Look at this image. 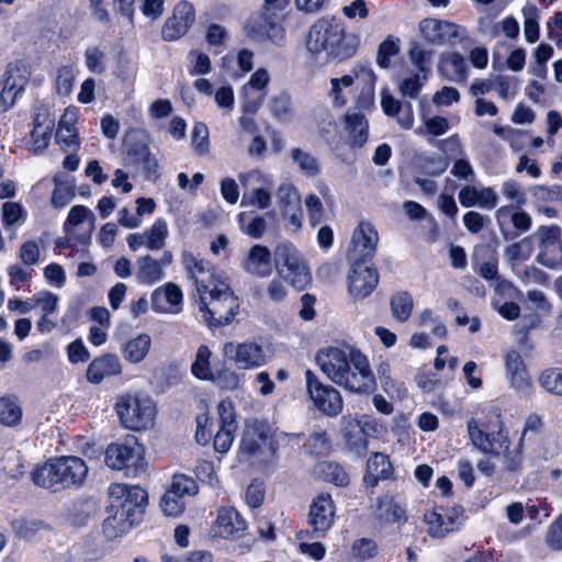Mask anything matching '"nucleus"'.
I'll return each mask as SVG.
<instances>
[{"label": "nucleus", "instance_id": "1", "mask_svg": "<svg viewBox=\"0 0 562 562\" xmlns=\"http://www.w3.org/2000/svg\"><path fill=\"white\" fill-rule=\"evenodd\" d=\"M315 361L331 382L350 392L371 393L375 389L368 358L357 349L347 352L338 347H327L316 353Z\"/></svg>", "mask_w": 562, "mask_h": 562}, {"label": "nucleus", "instance_id": "2", "mask_svg": "<svg viewBox=\"0 0 562 562\" xmlns=\"http://www.w3.org/2000/svg\"><path fill=\"white\" fill-rule=\"evenodd\" d=\"M360 45L356 34L346 33L335 18L318 19L310 29L306 47L313 55L325 53L328 57L347 59Z\"/></svg>", "mask_w": 562, "mask_h": 562}, {"label": "nucleus", "instance_id": "3", "mask_svg": "<svg viewBox=\"0 0 562 562\" xmlns=\"http://www.w3.org/2000/svg\"><path fill=\"white\" fill-rule=\"evenodd\" d=\"M87 475L88 467L82 459L65 456L49 459L44 464L36 467L32 472V481L40 487L60 492L80 486Z\"/></svg>", "mask_w": 562, "mask_h": 562}, {"label": "nucleus", "instance_id": "4", "mask_svg": "<svg viewBox=\"0 0 562 562\" xmlns=\"http://www.w3.org/2000/svg\"><path fill=\"white\" fill-rule=\"evenodd\" d=\"M199 308L209 327L228 325L237 314L239 303L229 285L222 281L199 295Z\"/></svg>", "mask_w": 562, "mask_h": 562}, {"label": "nucleus", "instance_id": "5", "mask_svg": "<svg viewBox=\"0 0 562 562\" xmlns=\"http://www.w3.org/2000/svg\"><path fill=\"white\" fill-rule=\"evenodd\" d=\"M115 411L127 429L139 431L154 425L156 406L149 396L124 394L117 398Z\"/></svg>", "mask_w": 562, "mask_h": 562}, {"label": "nucleus", "instance_id": "6", "mask_svg": "<svg viewBox=\"0 0 562 562\" xmlns=\"http://www.w3.org/2000/svg\"><path fill=\"white\" fill-rule=\"evenodd\" d=\"M280 278L296 289H304L311 281L310 269L300 251L291 243L279 244L273 251Z\"/></svg>", "mask_w": 562, "mask_h": 562}, {"label": "nucleus", "instance_id": "7", "mask_svg": "<svg viewBox=\"0 0 562 562\" xmlns=\"http://www.w3.org/2000/svg\"><path fill=\"white\" fill-rule=\"evenodd\" d=\"M244 32L254 42H271L274 45H280L283 42L285 33L280 13L269 5H263L247 19Z\"/></svg>", "mask_w": 562, "mask_h": 562}, {"label": "nucleus", "instance_id": "8", "mask_svg": "<svg viewBox=\"0 0 562 562\" xmlns=\"http://www.w3.org/2000/svg\"><path fill=\"white\" fill-rule=\"evenodd\" d=\"M104 462L114 470H125L127 476H139L146 472L145 449L136 440L111 443L105 450Z\"/></svg>", "mask_w": 562, "mask_h": 562}, {"label": "nucleus", "instance_id": "9", "mask_svg": "<svg viewBox=\"0 0 562 562\" xmlns=\"http://www.w3.org/2000/svg\"><path fill=\"white\" fill-rule=\"evenodd\" d=\"M109 493L114 499L112 509L119 510L137 525L143 520L148 503V495L144 488L138 485L112 484Z\"/></svg>", "mask_w": 562, "mask_h": 562}, {"label": "nucleus", "instance_id": "10", "mask_svg": "<svg viewBox=\"0 0 562 562\" xmlns=\"http://www.w3.org/2000/svg\"><path fill=\"white\" fill-rule=\"evenodd\" d=\"M223 355L238 370L259 369L269 360L265 346L257 339H247L241 342L228 341L223 346Z\"/></svg>", "mask_w": 562, "mask_h": 562}, {"label": "nucleus", "instance_id": "11", "mask_svg": "<svg viewBox=\"0 0 562 562\" xmlns=\"http://www.w3.org/2000/svg\"><path fill=\"white\" fill-rule=\"evenodd\" d=\"M306 390L315 407L329 417L338 416L344 407L340 392L329 384H324L314 372H305Z\"/></svg>", "mask_w": 562, "mask_h": 562}, {"label": "nucleus", "instance_id": "12", "mask_svg": "<svg viewBox=\"0 0 562 562\" xmlns=\"http://www.w3.org/2000/svg\"><path fill=\"white\" fill-rule=\"evenodd\" d=\"M240 184L244 187L243 206H256L258 209H268L271 205L272 183L259 170H251L238 176Z\"/></svg>", "mask_w": 562, "mask_h": 562}, {"label": "nucleus", "instance_id": "13", "mask_svg": "<svg viewBox=\"0 0 562 562\" xmlns=\"http://www.w3.org/2000/svg\"><path fill=\"white\" fill-rule=\"evenodd\" d=\"M539 243L537 261L550 269L562 265L561 228L555 225L540 226L532 235Z\"/></svg>", "mask_w": 562, "mask_h": 562}, {"label": "nucleus", "instance_id": "14", "mask_svg": "<svg viewBox=\"0 0 562 562\" xmlns=\"http://www.w3.org/2000/svg\"><path fill=\"white\" fill-rule=\"evenodd\" d=\"M182 263L188 276L194 282L199 295L223 281L215 276L209 261H204L189 251L182 254Z\"/></svg>", "mask_w": 562, "mask_h": 562}, {"label": "nucleus", "instance_id": "15", "mask_svg": "<svg viewBox=\"0 0 562 562\" xmlns=\"http://www.w3.org/2000/svg\"><path fill=\"white\" fill-rule=\"evenodd\" d=\"M379 236L374 227L367 222H362L352 233L351 248L348 251L349 262L367 261L376 249Z\"/></svg>", "mask_w": 562, "mask_h": 562}, {"label": "nucleus", "instance_id": "16", "mask_svg": "<svg viewBox=\"0 0 562 562\" xmlns=\"http://www.w3.org/2000/svg\"><path fill=\"white\" fill-rule=\"evenodd\" d=\"M419 31L424 38L435 45H453L463 37L464 30L447 21L425 19L419 24Z\"/></svg>", "mask_w": 562, "mask_h": 562}, {"label": "nucleus", "instance_id": "17", "mask_svg": "<svg viewBox=\"0 0 562 562\" xmlns=\"http://www.w3.org/2000/svg\"><path fill=\"white\" fill-rule=\"evenodd\" d=\"M172 254L165 250L160 259L150 255L140 256L135 262V279L140 284L153 285L162 280L164 269L172 262Z\"/></svg>", "mask_w": 562, "mask_h": 562}, {"label": "nucleus", "instance_id": "18", "mask_svg": "<svg viewBox=\"0 0 562 562\" xmlns=\"http://www.w3.org/2000/svg\"><path fill=\"white\" fill-rule=\"evenodd\" d=\"M351 263V272L348 277L349 292L356 299H364L372 293L379 282L375 269L366 266V261Z\"/></svg>", "mask_w": 562, "mask_h": 562}, {"label": "nucleus", "instance_id": "19", "mask_svg": "<svg viewBox=\"0 0 562 562\" xmlns=\"http://www.w3.org/2000/svg\"><path fill=\"white\" fill-rule=\"evenodd\" d=\"M195 14L193 5L187 1L179 2L162 30L161 35L165 41H176L187 33L194 22Z\"/></svg>", "mask_w": 562, "mask_h": 562}, {"label": "nucleus", "instance_id": "20", "mask_svg": "<svg viewBox=\"0 0 562 562\" xmlns=\"http://www.w3.org/2000/svg\"><path fill=\"white\" fill-rule=\"evenodd\" d=\"M335 506L330 495L319 494L312 503L308 524L316 537L323 536L333 525Z\"/></svg>", "mask_w": 562, "mask_h": 562}, {"label": "nucleus", "instance_id": "21", "mask_svg": "<svg viewBox=\"0 0 562 562\" xmlns=\"http://www.w3.org/2000/svg\"><path fill=\"white\" fill-rule=\"evenodd\" d=\"M468 430L473 445L484 452L498 454L507 448L508 438L503 429L488 434L479 427L475 419H471L468 423Z\"/></svg>", "mask_w": 562, "mask_h": 562}, {"label": "nucleus", "instance_id": "22", "mask_svg": "<svg viewBox=\"0 0 562 562\" xmlns=\"http://www.w3.org/2000/svg\"><path fill=\"white\" fill-rule=\"evenodd\" d=\"M462 509L452 508L450 512L441 514L435 510L427 512L424 516L429 526L428 533L431 537L442 538L447 533L456 530L461 525Z\"/></svg>", "mask_w": 562, "mask_h": 562}, {"label": "nucleus", "instance_id": "23", "mask_svg": "<svg viewBox=\"0 0 562 562\" xmlns=\"http://www.w3.org/2000/svg\"><path fill=\"white\" fill-rule=\"evenodd\" d=\"M506 374L510 385L524 395L530 394L531 381L522 362L521 356L516 350H510L505 356Z\"/></svg>", "mask_w": 562, "mask_h": 562}, {"label": "nucleus", "instance_id": "24", "mask_svg": "<svg viewBox=\"0 0 562 562\" xmlns=\"http://www.w3.org/2000/svg\"><path fill=\"white\" fill-rule=\"evenodd\" d=\"M122 373L120 358L113 353H105L94 358L87 368V380L92 384H99L104 379Z\"/></svg>", "mask_w": 562, "mask_h": 562}, {"label": "nucleus", "instance_id": "25", "mask_svg": "<svg viewBox=\"0 0 562 562\" xmlns=\"http://www.w3.org/2000/svg\"><path fill=\"white\" fill-rule=\"evenodd\" d=\"M341 432L348 450L362 456L368 450V439L363 427L357 418L348 415L341 418Z\"/></svg>", "mask_w": 562, "mask_h": 562}, {"label": "nucleus", "instance_id": "26", "mask_svg": "<svg viewBox=\"0 0 562 562\" xmlns=\"http://www.w3.org/2000/svg\"><path fill=\"white\" fill-rule=\"evenodd\" d=\"M214 530L222 538H239L246 530V521L236 509L223 507L218 509Z\"/></svg>", "mask_w": 562, "mask_h": 562}, {"label": "nucleus", "instance_id": "27", "mask_svg": "<svg viewBox=\"0 0 562 562\" xmlns=\"http://www.w3.org/2000/svg\"><path fill=\"white\" fill-rule=\"evenodd\" d=\"M266 424L255 420L247 423L240 441V452L246 456H256L266 446L268 440Z\"/></svg>", "mask_w": 562, "mask_h": 562}, {"label": "nucleus", "instance_id": "28", "mask_svg": "<svg viewBox=\"0 0 562 562\" xmlns=\"http://www.w3.org/2000/svg\"><path fill=\"white\" fill-rule=\"evenodd\" d=\"M182 304V291L172 282L153 292L151 306L157 312L178 313Z\"/></svg>", "mask_w": 562, "mask_h": 562}, {"label": "nucleus", "instance_id": "29", "mask_svg": "<svg viewBox=\"0 0 562 562\" xmlns=\"http://www.w3.org/2000/svg\"><path fill=\"white\" fill-rule=\"evenodd\" d=\"M439 72L449 81L464 82L468 77V66L462 55L457 52H445L439 56Z\"/></svg>", "mask_w": 562, "mask_h": 562}, {"label": "nucleus", "instance_id": "30", "mask_svg": "<svg viewBox=\"0 0 562 562\" xmlns=\"http://www.w3.org/2000/svg\"><path fill=\"white\" fill-rule=\"evenodd\" d=\"M243 267L248 273L258 277L269 276L272 270L270 250L266 246L255 245L244 259Z\"/></svg>", "mask_w": 562, "mask_h": 562}, {"label": "nucleus", "instance_id": "31", "mask_svg": "<svg viewBox=\"0 0 562 562\" xmlns=\"http://www.w3.org/2000/svg\"><path fill=\"white\" fill-rule=\"evenodd\" d=\"M459 201L464 207L477 205L480 207L492 209L497 204L498 195L492 188L479 190L475 187L467 186L460 190Z\"/></svg>", "mask_w": 562, "mask_h": 562}, {"label": "nucleus", "instance_id": "32", "mask_svg": "<svg viewBox=\"0 0 562 562\" xmlns=\"http://www.w3.org/2000/svg\"><path fill=\"white\" fill-rule=\"evenodd\" d=\"M392 474V464L383 453H373L367 462V472L364 482L370 486H375L380 480L389 479Z\"/></svg>", "mask_w": 562, "mask_h": 562}, {"label": "nucleus", "instance_id": "33", "mask_svg": "<svg viewBox=\"0 0 562 562\" xmlns=\"http://www.w3.org/2000/svg\"><path fill=\"white\" fill-rule=\"evenodd\" d=\"M346 130L353 146L361 147L368 140V121L364 114L356 109L346 115Z\"/></svg>", "mask_w": 562, "mask_h": 562}, {"label": "nucleus", "instance_id": "34", "mask_svg": "<svg viewBox=\"0 0 562 562\" xmlns=\"http://www.w3.org/2000/svg\"><path fill=\"white\" fill-rule=\"evenodd\" d=\"M31 68L22 61L9 64L3 75V82L14 91L22 93L29 83Z\"/></svg>", "mask_w": 562, "mask_h": 562}, {"label": "nucleus", "instance_id": "35", "mask_svg": "<svg viewBox=\"0 0 562 562\" xmlns=\"http://www.w3.org/2000/svg\"><path fill=\"white\" fill-rule=\"evenodd\" d=\"M110 513L111 515L104 519L102 525L103 535L109 540L121 537L136 525L116 509L110 507Z\"/></svg>", "mask_w": 562, "mask_h": 562}, {"label": "nucleus", "instance_id": "36", "mask_svg": "<svg viewBox=\"0 0 562 562\" xmlns=\"http://www.w3.org/2000/svg\"><path fill=\"white\" fill-rule=\"evenodd\" d=\"M128 159L135 164L140 165L149 175H155L158 171V160L149 151V147L142 142H137L128 146Z\"/></svg>", "mask_w": 562, "mask_h": 562}, {"label": "nucleus", "instance_id": "37", "mask_svg": "<svg viewBox=\"0 0 562 562\" xmlns=\"http://www.w3.org/2000/svg\"><path fill=\"white\" fill-rule=\"evenodd\" d=\"M150 347V337L147 334H139L124 345L123 356L128 362L138 363L145 359Z\"/></svg>", "mask_w": 562, "mask_h": 562}, {"label": "nucleus", "instance_id": "38", "mask_svg": "<svg viewBox=\"0 0 562 562\" xmlns=\"http://www.w3.org/2000/svg\"><path fill=\"white\" fill-rule=\"evenodd\" d=\"M277 201L283 216L291 211H299L301 203L296 188L291 183H282L277 190Z\"/></svg>", "mask_w": 562, "mask_h": 562}, {"label": "nucleus", "instance_id": "39", "mask_svg": "<svg viewBox=\"0 0 562 562\" xmlns=\"http://www.w3.org/2000/svg\"><path fill=\"white\" fill-rule=\"evenodd\" d=\"M211 356L212 351L207 346L201 345L198 348L195 359L191 364V372L195 378L200 380L211 381L214 374L210 363Z\"/></svg>", "mask_w": 562, "mask_h": 562}, {"label": "nucleus", "instance_id": "40", "mask_svg": "<svg viewBox=\"0 0 562 562\" xmlns=\"http://www.w3.org/2000/svg\"><path fill=\"white\" fill-rule=\"evenodd\" d=\"M391 312L398 322H406L413 311L414 302L412 295L406 292H397L390 300Z\"/></svg>", "mask_w": 562, "mask_h": 562}, {"label": "nucleus", "instance_id": "41", "mask_svg": "<svg viewBox=\"0 0 562 562\" xmlns=\"http://www.w3.org/2000/svg\"><path fill=\"white\" fill-rule=\"evenodd\" d=\"M218 387L226 391H235L241 387L244 383V374L236 369L223 368L214 372L211 379Z\"/></svg>", "mask_w": 562, "mask_h": 562}, {"label": "nucleus", "instance_id": "42", "mask_svg": "<svg viewBox=\"0 0 562 562\" xmlns=\"http://www.w3.org/2000/svg\"><path fill=\"white\" fill-rule=\"evenodd\" d=\"M316 470L325 481L334 483L337 486H345L349 482L347 472L338 463L324 461L318 463Z\"/></svg>", "mask_w": 562, "mask_h": 562}, {"label": "nucleus", "instance_id": "43", "mask_svg": "<svg viewBox=\"0 0 562 562\" xmlns=\"http://www.w3.org/2000/svg\"><path fill=\"white\" fill-rule=\"evenodd\" d=\"M22 409L18 402L12 397L0 398V423L4 426L13 427L20 424Z\"/></svg>", "mask_w": 562, "mask_h": 562}, {"label": "nucleus", "instance_id": "44", "mask_svg": "<svg viewBox=\"0 0 562 562\" xmlns=\"http://www.w3.org/2000/svg\"><path fill=\"white\" fill-rule=\"evenodd\" d=\"M147 248L149 250H160L166 245L168 236L167 223L164 220H157L154 225L144 232Z\"/></svg>", "mask_w": 562, "mask_h": 562}, {"label": "nucleus", "instance_id": "45", "mask_svg": "<svg viewBox=\"0 0 562 562\" xmlns=\"http://www.w3.org/2000/svg\"><path fill=\"white\" fill-rule=\"evenodd\" d=\"M434 52L425 49L420 44L413 43L409 48V60L417 68L418 72L429 75L431 70V59Z\"/></svg>", "mask_w": 562, "mask_h": 562}, {"label": "nucleus", "instance_id": "46", "mask_svg": "<svg viewBox=\"0 0 562 562\" xmlns=\"http://www.w3.org/2000/svg\"><path fill=\"white\" fill-rule=\"evenodd\" d=\"M238 218L241 231L254 238H260L268 226L266 218L260 215L250 218L246 212H241Z\"/></svg>", "mask_w": 562, "mask_h": 562}, {"label": "nucleus", "instance_id": "47", "mask_svg": "<svg viewBox=\"0 0 562 562\" xmlns=\"http://www.w3.org/2000/svg\"><path fill=\"white\" fill-rule=\"evenodd\" d=\"M291 158L306 176L313 177L321 171L318 160L307 151L294 148L291 150Z\"/></svg>", "mask_w": 562, "mask_h": 562}, {"label": "nucleus", "instance_id": "48", "mask_svg": "<svg viewBox=\"0 0 562 562\" xmlns=\"http://www.w3.org/2000/svg\"><path fill=\"white\" fill-rule=\"evenodd\" d=\"M168 488L177 492L186 502L189 497L196 495L199 492V486L194 479L186 474H175Z\"/></svg>", "mask_w": 562, "mask_h": 562}, {"label": "nucleus", "instance_id": "49", "mask_svg": "<svg viewBox=\"0 0 562 562\" xmlns=\"http://www.w3.org/2000/svg\"><path fill=\"white\" fill-rule=\"evenodd\" d=\"M355 82L351 75H345L341 78L330 79V97L336 106H342L347 103V91Z\"/></svg>", "mask_w": 562, "mask_h": 562}, {"label": "nucleus", "instance_id": "50", "mask_svg": "<svg viewBox=\"0 0 562 562\" xmlns=\"http://www.w3.org/2000/svg\"><path fill=\"white\" fill-rule=\"evenodd\" d=\"M187 502L177 492L167 488L160 499V508L166 516L177 517L186 508Z\"/></svg>", "mask_w": 562, "mask_h": 562}, {"label": "nucleus", "instance_id": "51", "mask_svg": "<svg viewBox=\"0 0 562 562\" xmlns=\"http://www.w3.org/2000/svg\"><path fill=\"white\" fill-rule=\"evenodd\" d=\"M404 515L402 507L392 498L380 499L376 509V518L385 524L398 521Z\"/></svg>", "mask_w": 562, "mask_h": 562}, {"label": "nucleus", "instance_id": "52", "mask_svg": "<svg viewBox=\"0 0 562 562\" xmlns=\"http://www.w3.org/2000/svg\"><path fill=\"white\" fill-rule=\"evenodd\" d=\"M513 206H502L496 211V217L499 221L507 215H510L514 227L520 232H527L532 224V220L525 211L517 210L512 212Z\"/></svg>", "mask_w": 562, "mask_h": 562}, {"label": "nucleus", "instance_id": "53", "mask_svg": "<svg viewBox=\"0 0 562 562\" xmlns=\"http://www.w3.org/2000/svg\"><path fill=\"white\" fill-rule=\"evenodd\" d=\"M75 198L74 186L68 181H60L55 178V189L52 195V205L55 209L64 207Z\"/></svg>", "mask_w": 562, "mask_h": 562}, {"label": "nucleus", "instance_id": "54", "mask_svg": "<svg viewBox=\"0 0 562 562\" xmlns=\"http://www.w3.org/2000/svg\"><path fill=\"white\" fill-rule=\"evenodd\" d=\"M428 76L422 72H414L404 78L400 83V90L403 95L415 99L418 97L422 87L427 81Z\"/></svg>", "mask_w": 562, "mask_h": 562}, {"label": "nucleus", "instance_id": "55", "mask_svg": "<svg viewBox=\"0 0 562 562\" xmlns=\"http://www.w3.org/2000/svg\"><path fill=\"white\" fill-rule=\"evenodd\" d=\"M378 553V544L374 540L368 538L357 539L351 547V555L353 559L363 561L372 559Z\"/></svg>", "mask_w": 562, "mask_h": 562}, {"label": "nucleus", "instance_id": "56", "mask_svg": "<svg viewBox=\"0 0 562 562\" xmlns=\"http://www.w3.org/2000/svg\"><path fill=\"white\" fill-rule=\"evenodd\" d=\"M87 67L94 74H103L106 70L105 52L100 47H89L85 52Z\"/></svg>", "mask_w": 562, "mask_h": 562}, {"label": "nucleus", "instance_id": "57", "mask_svg": "<svg viewBox=\"0 0 562 562\" xmlns=\"http://www.w3.org/2000/svg\"><path fill=\"white\" fill-rule=\"evenodd\" d=\"M540 384L553 394L562 395V369L554 368L542 372Z\"/></svg>", "mask_w": 562, "mask_h": 562}, {"label": "nucleus", "instance_id": "58", "mask_svg": "<svg viewBox=\"0 0 562 562\" xmlns=\"http://www.w3.org/2000/svg\"><path fill=\"white\" fill-rule=\"evenodd\" d=\"M243 101L241 109L246 114L255 115L260 109L263 100L267 97V92L251 91L247 89L241 90Z\"/></svg>", "mask_w": 562, "mask_h": 562}, {"label": "nucleus", "instance_id": "59", "mask_svg": "<svg viewBox=\"0 0 562 562\" xmlns=\"http://www.w3.org/2000/svg\"><path fill=\"white\" fill-rule=\"evenodd\" d=\"M94 220L93 213L83 206V205H75L69 210L68 217L64 225V231L69 234L75 226L82 224L88 217Z\"/></svg>", "mask_w": 562, "mask_h": 562}, {"label": "nucleus", "instance_id": "60", "mask_svg": "<svg viewBox=\"0 0 562 562\" xmlns=\"http://www.w3.org/2000/svg\"><path fill=\"white\" fill-rule=\"evenodd\" d=\"M397 42L398 41H394L391 37H387L380 44L376 54V63L380 67H390V57L395 56L400 50Z\"/></svg>", "mask_w": 562, "mask_h": 562}, {"label": "nucleus", "instance_id": "61", "mask_svg": "<svg viewBox=\"0 0 562 562\" xmlns=\"http://www.w3.org/2000/svg\"><path fill=\"white\" fill-rule=\"evenodd\" d=\"M502 193L515 205L521 206L526 203L527 196L521 186L513 180L505 181L501 188Z\"/></svg>", "mask_w": 562, "mask_h": 562}, {"label": "nucleus", "instance_id": "62", "mask_svg": "<svg viewBox=\"0 0 562 562\" xmlns=\"http://www.w3.org/2000/svg\"><path fill=\"white\" fill-rule=\"evenodd\" d=\"M308 446L316 456H326L330 451V440L325 431H316L310 435Z\"/></svg>", "mask_w": 562, "mask_h": 562}, {"label": "nucleus", "instance_id": "63", "mask_svg": "<svg viewBox=\"0 0 562 562\" xmlns=\"http://www.w3.org/2000/svg\"><path fill=\"white\" fill-rule=\"evenodd\" d=\"M236 427L220 426L214 436V448L217 452L224 453L228 451L234 440V431Z\"/></svg>", "mask_w": 562, "mask_h": 562}, {"label": "nucleus", "instance_id": "64", "mask_svg": "<svg viewBox=\"0 0 562 562\" xmlns=\"http://www.w3.org/2000/svg\"><path fill=\"white\" fill-rule=\"evenodd\" d=\"M52 131H45L43 128H33L31 132V139L29 142V148L34 154L42 153L49 144Z\"/></svg>", "mask_w": 562, "mask_h": 562}]
</instances>
